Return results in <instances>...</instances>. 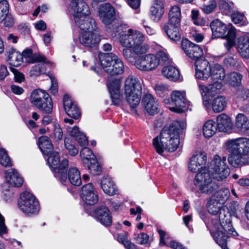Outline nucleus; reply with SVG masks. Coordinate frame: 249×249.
<instances>
[{"label": "nucleus", "instance_id": "nucleus-1", "mask_svg": "<svg viewBox=\"0 0 249 249\" xmlns=\"http://www.w3.org/2000/svg\"><path fill=\"white\" fill-rule=\"evenodd\" d=\"M183 121H175L169 126H164L158 136L153 140V144L156 152L161 155L164 150L175 151L179 144V136L186 128Z\"/></svg>", "mask_w": 249, "mask_h": 249}, {"label": "nucleus", "instance_id": "nucleus-2", "mask_svg": "<svg viewBox=\"0 0 249 249\" xmlns=\"http://www.w3.org/2000/svg\"><path fill=\"white\" fill-rule=\"evenodd\" d=\"M222 205L217 199L214 198V196H211L207 203L208 211L212 215H216L219 213L220 226L230 233L234 235H237L231 224V214L227 209L222 208Z\"/></svg>", "mask_w": 249, "mask_h": 249}, {"label": "nucleus", "instance_id": "nucleus-3", "mask_svg": "<svg viewBox=\"0 0 249 249\" xmlns=\"http://www.w3.org/2000/svg\"><path fill=\"white\" fill-rule=\"evenodd\" d=\"M181 20L180 8L177 5L172 6L168 13V21L163 27V30L172 41H178L181 39L179 27Z\"/></svg>", "mask_w": 249, "mask_h": 249}, {"label": "nucleus", "instance_id": "nucleus-4", "mask_svg": "<svg viewBox=\"0 0 249 249\" xmlns=\"http://www.w3.org/2000/svg\"><path fill=\"white\" fill-rule=\"evenodd\" d=\"M142 94V87L136 78L129 76L124 86V95L126 102L131 108H136L140 104Z\"/></svg>", "mask_w": 249, "mask_h": 249}, {"label": "nucleus", "instance_id": "nucleus-5", "mask_svg": "<svg viewBox=\"0 0 249 249\" xmlns=\"http://www.w3.org/2000/svg\"><path fill=\"white\" fill-rule=\"evenodd\" d=\"M101 65L108 74L114 75L122 74L124 67L122 59L112 53L101 54L99 56Z\"/></svg>", "mask_w": 249, "mask_h": 249}, {"label": "nucleus", "instance_id": "nucleus-6", "mask_svg": "<svg viewBox=\"0 0 249 249\" xmlns=\"http://www.w3.org/2000/svg\"><path fill=\"white\" fill-rule=\"evenodd\" d=\"M164 103L168 105V108L171 111L181 113L191 106V103L186 98V93L184 91L174 90L170 98L164 99Z\"/></svg>", "mask_w": 249, "mask_h": 249}, {"label": "nucleus", "instance_id": "nucleus-7", "mask_svg": "<svg viewBox=\"0 0 249 249\" xmlns=\"http://www.w3.org/2000/svg\"><path fill=\"white\" fill-rule=\"evenodd\" d=\"M210 170L202 169L195 177L194 184L199 188L201 193L211 194L214 192L218 188V185L212 181V175H210Z\"/></svg>", "mask_w": 249, "mask_h": 249}, {"label": "nucleus", "instance_id": "nucleus-8", "mask_svg": "<svg viewBox=\"0 0 249 249\" xmlns=\"http://www.w3.org/2000/svg\"><path fill=\"white\" fill-rule=\"evenodd\" d=\"M31 103L43 113L50 114L53 103L49 94L45 91L36 89L33 91L30 97Z\"/></svg>", "mask_w": 249, "mask_h": 249}, {"label": "nucleus", "instance_id": "nucleus-9", "mask_svg": "<svg viewBox=\"0 0 249 249\" xmlns=\"http://www.w3.org/2000/svg\"><path fill=\"white\" fill-rule=\"evenodd\" d=\"M226 157L214 156L209 166L210 172L214 179L218 181L225 179L229 175L230 170L226 164Z\"/></svg>", "mask_w": 249, "mask_h": 249}, {"label": "nucleus", "instance_id": "nucleus-10", "mask_svg": "<svg viewBox=\"0 0 249 249\" xmlns=\"http://www.w3.org/2000/svg\"><path fill=\"white\" fill-rule=\"evenodd\" d=\"M47 160V163L51 170L57 174V177L62 180L67 179L66 172L68 167L69 161L67 159L60 161L58 152H53L50 154Z\"/></svg>", "mask_w": 249, "mask_h": 249}, {"label": "nucleus", "instance_id": "nucleus-11", "mask_svg": "<svg viewBox=\"0 0 249 249\" xmlns=\"http://www.w3.org/2000/svg\"><path fill=\"white\" fill-rule=\"evenodd\" d=\"M18 206L22 212L29 215L37 214L40 209L38 201L32 194L28 192L21 194Z\"/></svg>", "mask_w": 249, "mask_h": 249}, {"label": "nucleus", "instance_id": "nucleus-12", "mask_svg": "<svg viewBox=\"0 0 249 249\" xmlns=\"http://www.w3.org/2000/svg\"><path fill=\"white\" fill-rule=\"evenodd\" d=\"M159 64V58L156 55L150 53L139 57L134 62L136 67L143 71H152L155 70Z\"/></svg>", "mask_w": 249, "mask_h": 249}, {"label": "nucleus", "instance_id": "nucleus-13", "mask_svg": "<svg viewBox=\"0 0 249 249\" xmlns=\"http://www.w3.org/2000/svg\"><path fill=\"white\" fill-rule=\"evenodd\" d=\"M225 146L227 150L231 153L228 160L231 166L234 168H240L249 164V156H246L233 148L232 150L229 149L230 145L226 143Z\"/></svg>", "mask_w": 249, "mask_h": 249}, {"label": "nucleus", "instance_id": "nucleus-14", "mask_svg": "<svg viewBox=\"0 0 249 249\" xmlns=\"http://www.w3.org/2000/svg\"><path fill=\"white\" fill-rule=\"evenodd\" d=\"M78 38L80 43L88 48L96 47L101 41L97 31L83 32L79 34Z\"/></svg>", "mask_w": 249, "mask_h": 249}, {"label": "nucleus", "instance_id": "nucleus-15", "mask_svg": "<svg viewBox=\"0 0 249 249\" xmlns=\"http://www.w3.org/2000/svg\"><path fill=\"white\" fill-rule=\"evenodd\" d=\"M226 143L230 145L229 149L232 150L233 148L243 154L249 156V138L240 137L229 140Z\"/></svg>", "mask_w": 249, "mask_h": 249}, {"label": "nucleus", "instance_id": "nucleus-16", "mask_svg": "<svg viewBox=\"0 0 249 249\" xmlns=\"http://www.w3.org/2000/svg\"><path fill=\"white\" fill-rule=\"evenodd\" d=\"M99 16L104 24L109 25L115 19V10L109 3L101 5L99 11Z\"/></svg>", "mask_w": 249, "mask_h": 249}, {"label": "nucleus", "instance_id": "nucleus-17", "mask_svg": "<svg viewBox=\"0 0 249 249\" xmlns=\"http://www.w3.org/2000/svg\"><path fill=\"white\" fill-rule=\"evenodd\" d=\"M181 47L186 55L192 59L196 60L203 54L202 49L198 45L195 44L187 39L183 40L182 41Z\"/></svg>", "mask_w": 249, "mask_h": 249}, {"label": "nucleus", "instance_id": "nucleus-18", "mask_svg": "<svg viewBox=\"0 0 249 249\" xmlns=\"http://www.w3.org/2000/svg\"><path fill=\"white\" fill-rule=\"evenodd\" d=\"M196 76L197 78L203 80L210 77L212 67L208 61L205 59H198L195 62Z\"/></svg>", "mask_w": 249, "mask_h": 249}, {"label": "nucleus", "instance_id": "nucleus-19", "mask_svg": "<svg viewBox=\"0 0 249 249\" xmlns=\"http://www.w3.org/2000/svg\"><path fill=\"white\" fill-rule=\"evenodd\" d=\"M75 22L80 29L83 32L97 31V24L95 19L88 16H78L75 18Z\"/></svg>", "mask_w": 249, "mask_h": 249}, {"label": "nucleus", "instance_id": "nucleus-20", "mask_svg": "<svg viewBox=\"0 0 249 249\" xmlns=\"http://www.w3.org/2000/svg\"><path fill=\"white\" fill-rule=\"evenodd\" d=\"M63 104L65 112L68 116L74 119H78L81 116V111L77 104L68 95L63 98Z\"/></svg>", "mask_w": 249, "mask_h": 249}, {"label": "nucleus", "instance_id": "nucleus-21", "mask_svg": "<svg viewBox=\"0 0 249 249\" xmlns=\"http://www.w3.org/2000/svg\"><path fill=\"white\" fill-rule=\"evenodd\" d=\"M207 156L202 153L194 154L190 159L188 164L189 169L193 172H196L205 166Z\"/></svg>", "mask_w": 249, "mask_h": 249}, {"label": "nucleus", "instance_id": "nucleus-22", "mask_svg": "<svg viewBox=\"0 0 249 249\" xmlns=\"http://www.w3.org/2000/svg\"><path fill=\"white\" fill-rule=\"evenodd\" d=\"M142 104L149 114L154 115L158 112V104L152 94H144L142 98Z\"/></svg>", "mask_w": 249, "mask_h": 249}, {"label": "nucleus", "instance_id": "nucleus-23", "mask_svg": "<svg viewBox=\"0 0 249 249\" xmlns=\"http://www.w3.org/2000/svg\"><path fill=\"white\" fill-rule=\"evenodd\" d=\"M71 7L73 10L74 18L76 16H89L90 13L88 4L84 0H73L71 2Z\"/></svg>", "mask_w": 249, "mask_h": 249}, {"label": "nucleus", "instance_id": "nucleus-24", "mask_svg": "<svg viewBox=\"0 0 249 249\" xmlns=\"http://www.w3.org/2000/svg\"><path fill=\"white\" fill-rule=\"evenodd\" d=\"M94 213L97 219L103 225L106 226L111 225L112 216L107 207H100L94 210Z\"/></svg>", "mask_w": 249, "mask_h": 249}, {"label": "nucleus", "instance_id": "nucleus-25", "mask_svg": "<svg viewBox=\"0 0 249 249\" xmlns=\"http://www.w3.org/2000/svg\"><path fill=\"white\" fill-rule=\"evenodd\" d=\"M225 232L227 231H225L220 226V227H218L217 230L211 231V234L214 241L222 249H229L227 246L228 236ZM228 233L231 234L229 232ZM233 235L234 236L233 234Z\"/></svg>", "mask_w": 249, "mask_h": 249}, {"label": "nucleus", "instance_id": "nucleus-26", "mask_svg": "<svg viewBox=\"0 0 249 249\" xmlns=\"http://www.w3.org/2000/svg\"><path fill=\"white\" fill-rule=\"evenodd\" d=\"M210 27L212 31V36L214 38L224 37L228 30L226 25L218 19L211 22Z\"/></svg>", "mask_w": 249, "mask_h": 249}, {"label": "nucleus", "instance_id": "nucleus-27", "mask_svg": "<svg viewBox=\"0 0 249 249\" xmlns=\"http://www.w3.org/2000/svg\"><path fill=\"white\" fill-rule=\"evenodd\" d=\"M164 13V6L161 0H155L150 8L151 19L155 22L159 21Z\"/></svg>", "mask_w": 249, "mask_h": 249}, {"label": "nucleus", "instance_id": "nucleus-28", "mask_svg": "<svg viewBox=\"0 0 249 249\" xmlns=\"http://www.w3.org/2000/svg\"><path fill=\"white\" fill-rule=\"evenodd\" d=\"M5 176L7 181L15 187H19L23 183L22 177L14 169H9L6 171Z\"/></svg>", "mask_w": 249, "mask_h": 249}, {"label": "nucleus", "instance_id": "nucleus-29", "mask_svg": "<svg viewBox=\"0 0 249 249\" xmlns=\"http://www.w3.org/2000/svg\"><path fill=\"white\" fill-rule=\"evenodd\" d=\"M213 82V84H209L208 86H206L201 84H199V89L202 97L207 95H214L217 93V90L221 88L222 84L221 82Z\"/></svg>", "mask_w": 249, "mask_h": 249}, {"label": "nucleus", "instance_id": "nucleus-30", "mask_svg": "<svg viewBox=\"0 0 249 249\" xmlns=\"http://www.w3.org/2000/svg\"><path fill=\"white\" fill-rule=\"evenodd\" d=\"M161 72L164 77L171 81L177 82L182 80L179 70L174 66L164 67Z\"/></svg>", "mask_w": 249, "mask_h": 249}, {"label": "nucleus", "instance_id": "nucleus-31", "mask_svg": "<svg viewBox=\"0 0 249 249\" xmlns=\"http://www.w3.org/2000/svg\"><path fill=\"white\" fill-rule=\"evenodd\" d=\"M210 77L213 81L221 82L226 78L224 68L218 64H214L211 68Z\"/></svg>", "mask_w": 249, "mask_h": 249}, {"label": "nucleus", "instance_id": "nucleus-32", "mask_svg": "<svg viewBox=\"0 0 249 249\" xmlns=\"http://www.w3.org/2000/svg\"><path fill=\"white\" fill-rule=\"evenodd\" d=\"M216 122L218 129L221 132H227L232 126L231 119L225 114L219 115L217 117Z\"/></svg>", "mask_w": 249, "mask_h": 249}, {"label": "nucleus", "instance_id": "nucleus-33", "mask_svg": "<svg viewBox=\"0 0 249 249\" xmlns=\"http://www.w3.org/2000/svg\"><path fill=\"white\" fill-rule=\"evenodd\" d=\"M235 126L243 133L249 130V120L243 113H239L236 117Z\"/></svg>", "mask_w": 249, "mask_h": 249}, {"label": "nucleus", "instance_id": "nucleus-34", "mask_svg": "<svg viewBox=\"0 0 249 249\" xmlns=\"http://www.w3.org/2000/svg\"><path fill=\"white\" fill-rule=\"evenodd\" d=\"M68 132L71 136L76 138L82 147L88 145V140L87 137L79 130V128L77 126H75L69 128Z\"/></svg>", "mask_w": 249, "mask_h": 249}, {"label": "nucleus", "instance_id": "nucleus-35", "mask_svg": "<svg viewBox=\"0 0 249 249\" xmlns=\"http://www.w3.org/2000/svg\"><path fill=\"white\" fill-rule=\"evenodd\" d=\"M101 186L103 191L109 196L114 195L117 191L115 183L108 177L104 178L102 179Z\"/></svg>", "mask_w": 249, "mask_h": 249}, {"label": "nucleus", "instance_id": "nucleus-36", "mask_svg": "<svg viewBox=\"0 0 249 249\" xmlns=\"http://www.w3.org/2000/svg\"><path fill=\"white\" fill-rule=\"evenodd\" d=\"M237 50L244 58H249V37H240L238 39Z\"/></svg>", "mask_w": 249, "mask_h": 249}, {"label": "nucleus", "instance_id": "nucleus-37", "mask_svg": "<svg viewBox=\"0 0 249 249\" xmlns=\"http://www.w3.org/2000/svg\"><path fill=\"white\" fill-rule=\"evenodd\" d=\"M39 146L42 152L46 155H49L53 151V146L50 138L46 136L39 138Z\"/></svg>", "mask_w": 249, "mask_h": 249}, {"label": "nucleus", "instance_id": "nucleus-38", "mask_svg": "<svg viewBox=\"0 0 249 249\" xmlns=\"http://www.w3.org/2000/svg\"><path fill=\"white\" fill-rule=\"evenodd\" d=\"M227 104L226 98L223 96H218L214 98L211 103L213 110L215 113L223 111Z\"/></svg>", "mask_w": 249, "mask_h": 249}, {"label": "nucleus", "instance_id": "nucleus-39", "mask_svg": "<svg viewBox=\"0 0 249 249\" xmlns=\"http://www.w3.org/2000/svg\"><path fill=\"white\" fill-rule=\"evenodd\" d=\"M217 129L215 122L212 120H208L203 125V135L206 138H210L215 133Z\"/></svg>", "mask_w": 249, "mask_h": 249}, {"label": "nucleus", "instance_id": "nucleus-40", "mask_svg": "<svg viewBox=\"0 0 249 249\" xmlns=\"http://www.w3.org/2000/svg\"><path fill=\"white\" fill-rule=\"evenodd\" d=\"M8 61L11 65L14 67H18L23 62V55L15 50H12L9 52Z\"/></svg>", "mask_w": 249, "mask_h": 249}, {"label": "nucleus", "instance_id": "nucleus-41", "mask_svg": "<svg viewBox=\"0 0 249 249\" xmlns=\"http://www.w3.org/2000/svg\"><path fill=\"white\" fill-rule=\"evenodd\" d=\"M68 178L70 182L75 186H79L82 183L80 171L75 167L71 168L68 172Z\"/></svg>", "mask_w": 249, "mask_h": 249}, {"label": "nucleus", "instance_id": "nucleus-42", "mask_svg": "<svg viewBox=\"0 0 249 249\" xmlns=\"http://www.w3.org/2000/svg\"><path fill=\"white\" fill-rule=\"evenodd\" d=\"M23 58L29 59L28 62L31 63L36 62V61H45V57L40 54H33V51L31 49H27L24 50L22 53Z\"/></svg>", "mask_w": 249, "mask_h": 249}, {"label": "nucleus", "instance_id": "nucleus-43", "mask_svg": "<svg viewBox=\"0 0 249 249\" xmlns=\"http://www.w3.org/2000/svg\"><path fill=\"white\" fill-rule=\"evenodd\" d=\"M230 194L229 189L224 188L215 192L211 196H214L215 199H217V200L223 205L229 199Z\"/></svg>", "mask_w": 249, "mask_h": 249}, {"label": "nucleus", "instance_id": "nucleus-44", "mask_svg": "<svg viewBox=\"0 0 249 249\" xmlns=\"http://www.w3.org/2000/svg\"><path fill=\"white\" fill-rule=\"evenodd\" d=\"M223 38L227 39L225 43V46L227 50H230L235 44L236 39V32L235 30L233 28H231L228 31V34Z\"/></svg>", "mask_w": 249, "mask_h": 249}, {"label": "nucleus", "instance_id": "nucleus-45", "mask_svg": "<svg viewBox=\"0 0 249 249\" xmlns=\"http://www.w3.org/2000/svg\"><path fill=\"white\" fill-rule=\"evenodd\" d=\"M242 78V75L236 72H231L229 73L225 80L227 83L233 86H239L241 83Z\"/></svg>", "mask_w": 249, "mask_h": 249}, {"label": "nucleus", "instance_id": "nucleus-46", "mask_svg": "<svg viewBox=\"0 0 249 249\" xmlns=\"http://www.w3.org/2000/svg\"><path fill=\"white\" fill-rule=\"evenodd\" d=\"M84 165L93 175H99L101 173L102 168L96 158L89 161V163Z\"/></svg>", "mask_w": 249, "mask_h": 249}, {"label": "nucleus", "instance_id": "nucleus-47", "mask_svg": "<svg viewBox=\"0 0 249 249\" xmlns=\"http://www.w3.org/2000/svg\"><path fill=\"white\" fill-rule=\"evenodd\" d=\"M80 157L84 164L89 163V161L96 158L92 150L86 147L81 149L80 151Z\"/></svg>", "mask_w": 249, "mask_h": 249}, {"label": "nucleus", "instance_id": "nucleus-48", "mask_svg": "<svg viewBox=\"0 0 249 249\" xmlns=\"http://www.w3.org/2000/svg\"><path fill=\"white\" fill-rule=\"evenodd\" d=\"M39 62H44L43 63H38L33 67L31 73L32 75L37 76L40 74H44L46 72V67L45 64L48 63L45 58V61H39Z\"/></svg>", "mask_w": 249, "mask_h": 249}, {"label": "nucleus", "instance_id": "nucleus-49", "mask_svg": "<svg viewBox=\"0 0 249 249\" xmlns=\"http://www.w3.org/2000/svg\"><path fill=\"white\" fill-rule=\"evenodd\" d=\"M132 33L123 34L120 37V42L122 46L127 48L133 47V39Z\"/></svg>", "mask_w": 249, "mask_h": 249}, {"label": "nucleus", "instance_id": "nucleus-50", "mask_svg": "<svg viewBox=\"0 0 249 249\" xmlns=\"http://www.w3.org/2000/svg\"><path fill=\"white\" fill-rule=\"evenodd\" d=\"M9 5L6 0L0 1V22H2L8 15Z\"/></svg>", "mask_w": 249, "mask_h": 249}, {"label": "nucleus", "instance_id": "nucleus-51", "mask_svg": "<svg viewBox=\"0 0 249 249\" xmlns=\"http://www.w3.org/2000/svg\"><path fill=\"white\" fill-rule=\"evenodd\" d=\"M128 33H132L133 39V46L139 43H143L145 40L144 35L141 32L137 30L134 31L132 29L128 30Z\"/></svg>", "mask_w": 249, "mask_h": 249}, {"label": "nucleus", "instance_id": "nucleus-52", "mask_svg": "<svg viewBox=\"0 0 249 249\" xmlns=\"http://www.w3.org/2000/svg\"><path fill=\"white\" fill-rule=\"evenodd\" d=\"M121 82L119 79L108 80L107 87L109 93L120 92Z\"/></svg>", "mask_w": 249, "mask_h": 249}, {"label": "nucleus", "instance_id": "nucleus-53", "mask_svg": "<svg viewBox=\"0 0 249 249\" xmlns=\"http://www.w3.org/2000/svg\"><path fill=\"white\" fill-rule=\"evenodd\" d=\"M0 164L5 167L12 165V160L4 149L0 150Z\"/></svg>", "mask_w": 249, "mask_h": 249}, {"label": "nucleus", "instance_id": "nucleus-54", "mask_svg": "<svg viewBox=\"0 0 249 249\" xmlns=\"http://www.w3.org/2000/svg\"><path fill=\"white\" fill-rule=\"evenodd\" d=\"M216 7L217 2L215 0H210L208 4L202 6L201 9L204 13L209 14L213 12Z\"/></svg>", "mask_w": 249, "mask_h": 249}, {"label": "nucleus", "instance_id": "nucleus-55", "mask_svg": "<svg viewBox=\"0 0 249 249\" xmlns=\"http://www.w3.org/2000/svg\"><path fill=\"white\" fill-rule=\"evenodd\" d=\"M82 198L86 204L89 205L96 204L98 200V196L96 193H91L86 196H83Z\"/></svg>", "mask_w": 249, "mask_h": 249}, {"label": "nucleus", "instance_id": "nucleus-56", "mask_svg": "<svg viewBox=\"0 0 249 249\" xmlns=\"http://www.w3.org/2000/svg\"><path fill=\"white\" fill-rule=\"evenodd\" d=\"M154 89L156 93L160 97H162L167 94L168 87L166 84H158L155 85Z\"/></svg>", "mask_w": 249, "mask_h": 249}, {"label": "nucleus", "instance_id": "nucleus-57", "mask_svg": "<svg viewBox=\"0 0 249 249\" xmlns=\"http://www.w3.org/2000/svg\"><path fill=\"white\" fill-rule=\"evenodd\" d=\"M132 49L136 54H142L147 52L149 47L147 44L139 43L133 46Z\"/></svg>", "mask_w": 249, "mask_h": 249}, {"label": "nucleus", "instance_id": "nucleus-58", "mask_svg": "<svg viewBox=\"0 0 249 249\" xmlns=\"http://www.w3.org/2000/svg\"><path fill=\"white\" fill-rule=\"evenodd\" d=\"M219 8L222 12L225 15H229L232 11L231 6L227 2L220 0L218 4Z\"/></svg>", "mask_w": 249, "mask_h": 249}, {"label": "nucleus", "instance_id": "nucleus-59", "mask_svg": "<svg viewBox=\"0 0 249 249\" xmlns=\"http://www.w3.org/2000/svg\"><path fill=\"white\" fill-rule=\"evenodd\" d=\"M122 53L125 58L129 62L131 63H134V55L135 54L133 50L131 48L124 49L122 51Z\"/></svg>", "mask_w": 249, "mask_h": 249}, {"label": "nucleus", "instance_id": "nucleus-60", "mask_svg": "<svg viewBox=\"0 0 249 249\" xmlns=\"http://www.w3.org/2000/svg\"><path fill=\"white\" fill-rule=\"evenodd\" d=\"M65 146L70 155L74 156L78 154V150L70 142L69 139L65 140Z\"/></svg>", "mask_w": 249, "mask_h": 249}, {"label": "nucleus", "instance_id": "nucleus-61", "mask_svg": "<svg viewBox=\"0 0 249 249\" xmlns=\"http://www.w3.org/2000/svg\"><path fill=\"white\" fill-rule=\"evenodd\" d=\"M134 240L138 244L141 245L147 244L148 243L149 235L146 233L142 232L138 234L134 238Z\"/></svg>", "mask_w": 249, "mask_h": 249}, {"label": "nucleus", "instance_id": "nucleus-62", "mask_svg": "<svg viewBox=\"0 0 249 249\" xmlns=\"http://www.w3.org/2000/svg\"><path fill=\"white\" fill-rule=\"evenodd\" d=\"M95 193L93 184L89 183L83 186L82 188L81 197L86 196L90 194Z\"/></svg>", "mask_w": 249, "mask_h": 249}, {"label": "nucleus", "instance_id": "nucleus-63", "mask_svg": "<svg viewBox=\"0 0 249 249\" xmlns=\"http://www.w3.org/2000/svg\"><path fill=\"white\" fill-rule=\"evenodd\" d=\"M53 135L56 141H59L63 137L62 130L58 124H55L54 125Z\"/></svg>", "mask_w": 249, "mask_h": 249}, {"label": "nucleus", "instance_id": "nucleus-64", "mask_svg": "<svg viewBox=\"0 0 249 249\" xmlns=\"http://www.w3.org/2000/svg\"><path fill=\"white\" fill-rule=\"evenodd\" d=\"M11 71H12L14 74V78L15 81L18 83H21L24 80V74L19 72L16 69L11 67L10 68Z\"/></svg>", "mask_w": 249, "mask_h": 249}]
</instances>
